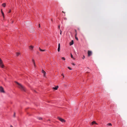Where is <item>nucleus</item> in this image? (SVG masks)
<instances>
[{
    "label": "nucleus",
    "instance_id": "nucleus-1",
    "mask_svg": "<svg viewBox=\"0 0 127 127\" xmlns=\"http://www.w3.org/2000/svg\"><path fill=\"white\" fill-rule=\"evenodd\" d=\"M15 82L18 85V87L22 91L25 92L26 91V89L24 86L17 82Z\"/></svg>",
    "mask_w": 127,
    "mask_h": 127
},
{
    "label": "nucleus",
    "instance_id": "nucleus-9",
    "mask_svg": "<svg viewBox=\"0 0 127 127\" xmlns=\"http://www.w3.org/2000/svg\"><path fill=\"white\" fill-rule=\"evenodd\" d=\"M58 87H59L58 86H57L53 88V89H54L55 90H57L58 89Z\"/></svg>",
    "mask_w": 127,
    "mask_h": 127
},
{
    "label": "nucleus",
    "instance_id": "nucleus-42",
    "mask_svg": "<svg viewBox=\"0 0 127 127\" xmlns=\"http://www.w3.org/2000/svg\"><path fill=\"white\" fill-rule=\"evenodd\" d=\"M87 73H89V72H87Z\"/></svg>",
    "mask_w": 127,
    "mask_h": 127
},
{
    "label": "nucleus",
    "instance_id": "nucleus-21",
    "mask_svg": "<svg viewBox=\"0 0 127 127\" xmlns=\"http://www.w3.org/2000/svg\"><path fill=\"white\" fill-rule=\"evenodd\" d=\"M75 39H76V40H78V38L76 36H75Z\"/></svg>",
    "mask_w": 127,
    "mask_h": 127
},
{
    "label": "nucleus",
    "instance_id": "nucleus-40",
    "mask_svg": "<svg viewBox=\"0 0 127 127\" xmlns=\"http://www.w3.org/2000/svg\"><path fill=\"white\" fill-rule=\"evenodd\" d=\"M64 19H66V18H64Z\"/></svg>",
    "mask_w": 127,
    "mask_h": 127
},
{
    "label": "nucleus",
    "instance_id": "nucleus-24",
    "mask_svg": "<svg viewBox=\"0 0 127 127\" xmlns=\"http://www.w3.org/2000/svg\"><path fill=\"white\" fill-rule=\"evenodd\" d=\"M15 112H14V115H13V117H15Z\"/></svg>",
    "mask_w": 127,
    "mask_h": 127
},
{
    "label": "nucleus",
    "instance_id": "nucleus-30",
    "mask_svg": "<svg viewBox=\"0 0 127 127\" xmlns=\"http://www.w3.org/2000/svg\"><path fill=\"white\" fill-rule=\"evenodd\" d=\"M58 28H59V29H60V26L59 25V26H58Z\"/></svg>",
    "mask_w": 127,
    "mask_h": 127
},
{
    "label": "nucleus",
    "instance_id": "nucleus-19",
    "mask_svg": "<svg viewBox=\"0 0 127 127\" xmlns=\"http://www.w3.org/2000/svg\"><path fill=\"white\" fill-rule=\"evenodd\" d=\"M32 63H33V64H35V61H34V60L33 59H32Z\"/></svg>",
    "mask_w": 127,
    "mask_h": 127
},
{
    "label": "nucleus",
    "instance_id": "nucleus-41",
    "mask_svg": "<svg viewBox=\"0 0 127 127\" xmlns=\"http://www.w3.org/2000/svg\"><path fill=\"white\" fill-rule=\"evenodd\" d=\"M64 19H66V18H64Z\"/></svg>",
    "mask_w": 127,
    "mask_h": 127
},
{
    "label": "nucleus",
    "instance_id": "nucleus-43",
    "mask_svg": "<svg viewBox=\"0 0 127 127\" xmlns=\"http://www.w3.org/2000/svg\"><path fill=\"white\" fill-rule=\"evenodd\" d=\"M75 32H76V30H75Z\"/></svg>",
    "mask_w": 127,
    "mask_h": 127
},
{
    "label": "nucleus",
    "instance_id": "nucleus-12",
    "mask_svg": "<svg viewBox=\"0 0 127 127\" xmlns=\"http://www.w3.org/2000/svg\"><path fill=\"white\" fill-rule=\"evenodd\" d=\"M74 42L73 41V40H72L71 42H70V45H72L73 44Z\"/></svg>",
    "mask_w": 127,
    "mask_h": 127
},
{
    "label": "nucleus",
    "instance_id": "nucleus-35",
    "mask_svg": "<svg viewBox=\"0 0 127 127\" xmlns=\"http://www.w3.org/2000/svg\"><path fill=\"white\" fill-rule=\"evenodd\" d=\"M73 65H75V64H72Z\"/></svg>",
    "mask_w": 127,
    "mask_h": 127
},
{
    "label": "nucleus",
    "instance_id": "nucleus-11",
    "mask_svg": "<svg viewBox=\"0 0 127 127\" xmlns=\"http://www.w3.org/2000/svg\"><path fill=\"white\" fill-rule=\"evenodd\" d=\"M30 31L31 32H33L34 31V30L33 28H31L30 30Z\"/></svg>",
    "mask_w": 127,
    "mask_h": 127
},
{
    "label": "nucleus",
    "instance_id": "nucleus-5",
    "mask_svg": "<svg viewBox=\"0 0 127 127\" xmlns=\"http://www.w3.org/2000/svg\"><path fill=\"white\" fill-rule=\"evenodd\" d=\"M42 72L43 73V76L45 77L46 72L43 69L42 70Z\"/></svg>",
    "mask_w": 127,
    "mask_h": 127
},
{
    "label": "nucleus",
    "instance_id": "nucleus-37",
    "mask_svg": "<svg viewBox=\"0 0 127 127\" xmlns=\"http://www.w3.org/2000/svg\"><path fill=\"white\" fill-rule=\"evenodd\" d=\"M63 76V78H64V75Z\"/></svg>",
    "mask_w": 127,
    "mask_h": 127
},
{
    "label": "nucleus",
    "instance_id": "nucleus-25",
    "mask_svg": "<svg viewBox=\"0 0 127 127\" xmlns=\"http://www.w3.org/2000/svg\"><path fill=\"white\" fill-rule=\"evenodd\" d=\"M60 34H61H61H62V31H61V30H60Z\"/></svg>",
    "mask_w": 127,
    "mask_h": 127
},
{
    "label": "nucleus",
    "instance_id": "nucleus-29",
    "mask_svg": "<svg viewBox=\"0 0 127 127\" xmlns=\"http://www.w3.org/2000/svg\"><path fill=\"white\" fill-rule=\"evenodd\" d=\"M85 58V56H83V59H84Z\"/></svg>",
    "mask_w": 127,
    "mask_h": 127
},
{
    "label": "nucleus",
    "instance_id": "nucleus-32",
    "mask_svg": "<svg viewBox=\"0 0 127 127\" xmlns=\"http://www.w3.org/2000/svg\"><path fill=\"white\" fill-rule=\"evenodd\" d=\"M39 27H40V24H39Z\"/></svg>",
    "mask_w": 127,
    "mask_h": 127
},
{
    "label": "nucleus",
    "instance_id": "nucleus-34",
    "mask_svg": "<svg viewBox=\"0 0 127 127\" xmlns=\"http://www.w3.org/2000/svg\"><path fill=\"white\" fill-rule=\"evenodd\" d=\"M77 34V33H76V34H75V36H76Z\"/></svg>",
    "mask_w": 127,
    "mask_h": 127
},
{
    "label": "nucleus",
    "instance_id": "nucleus-23",
    "mask_svg": "<svg viewBox=\"0 0 127 127\" xmlns=\"http://www.w3.org/2000/svg\"><path fill=\"white\" fill-rule=\"evenodd\" d=\"M62 59L63 60H65V58L64 57H62Z\"/></svg>",
    "mask_w": 127,
    "mask_h": 127
},
{
    "label": "nucleus",
    "instance_id": "nucleus-36",
    "mask_svg": "<svg viewBox=\"0 0 127 127\" xmlns=\"http://www.w3.org/2000/svg\"><path fill=\"white\" fill-rule=\"evenodd\" d=\"M63 12L64 13H65L64 12V11H63Z\"/></svg>",
    "mask_w": 127,
    "mask_h": 127
},
{
    "label": "nucleus",
    "instance_id": "nucleus-15",
    "mask_svg": "<svg viewBox=\"0 0 127 127\" xmlns=\"http://www.w3.org/2000/svg\"><path fill=\"white\" fill-rule=\"evenodd\" d=\"M20 53H16V55L17 56H18L19 55H20Z\"/></svg>",
    "mask_w": 127,
    "mask_h": 127
},
{
    "label": "nucleus",
    "instance_id": "nucleus-20",
    "mask_svg": "<svg viewBox=\"0 0 127 127\" xmlns=\"http://www.w3.org/2000/svg\"><path fill=\"white\" fill-rule=\"evenodd\" d=\"M38 119L39 120H41L42 119V118L40 117H38Z\"/></svg>",
    "mask_w": 127,
    "mask_h": 127
},
{
    "label": "nucleus",
    "instance_id": "nucleus-13",
    "mask_svg": "<svg viewBox=\"0 0 127 127\" xmlns=\"http://www.w3.org/2000/svg\"><path fill=\"white\" fill-rule=\"evenodd\" d=\"M39 49L40 51L42 52L45 51V50H42L40 48H39Z\"/></svg>",
    "mask_w": 127,
    "mask_h": 127
},
{
    "label": "nucleus",
    "instance_id": "nucleus-2",
    "mask_svg": "<svg viewBox=\"0 0 127 127\" xmlns=\"http://www.w3.org/2000/svg\"><path fill=\"white\" fill-rule=\"evenodd\" d=\"M62 123H64L65 122V121L64 119L59 117H58L57 118Z\"/></svg>",
    "mask_w": 127,
    "mask_h": 127
},
{
    "label": "nucleus",
    "instance_id": "nucleus-38",
    "mask_svg": "<svg viewBox=\"0 0 127 127\" xmlns=\"http://www.w3.org/2000/svg\"><path fill=\"white\" fill-rule=\"evenodd\" d=\"M34 65L35 66V64H34Z\"/></svg>",
    "mask_w": 127,
    "mask_h": 127
},
{
    "label": "nucleus",
    "instance_id": "nucleus-16",
    "mask_svg": "<svg viewBox=\"0 0 127 127\" xmlns=\"http://www.w3.org/2000/svg\"><path fill=\"white\" fill-rule=\"evenodd\" d=\"M107 125L108 126H112V124L111 123H108V124H107Z\"/></svg>",
    "mask_w": 127,
    "mask_h": 127
},
{
    "label": "nucleus",
    "instance_id": "nucleus-3",
    "mask_svg": "<svg viewBox=\"0 0 127 127\" xmlns=\"http://www.w3.org/2000/svg\"><path fill=\"white\" fill-rule=\"evenodd\" d=\"M0 92L2 93H5L4 89L1 86H0Z\"/></svg>",
    "mask_w": 127,
    "mask_h": 127
},
{
    "label": "nucleus",
    "instance_id": "nucleus-10",
    "mask_svg": "<svg viewBox=\"0 0 127 127\" xmlns=\"http://www.w3.org/2000/svg\"><path fill=\"white\" fill-rule=\"evenodd\" d=\"M60 44L59 43L58 44V51L59 52L60 51Z\"/></svg>",
    "mask_w": 127,
    "mask_h": 127
},
{
    "label": "nucleus",
    "instance_id": "nucleus-14",
    "mask_svg": "<svg viewBox=\"0 0 127 127\" xmlns=\"http://www.w3.org/2000/svg\"><path fill=\"white\" fill-rule=\"evenodd\" d=\"M6 5V4L5 3H3L2 4V5L4 7H5V6Z\"/></svg>",
    "mask_w": 127,
    "mask_h": 127
},
{
    "label": "nucleus",
    "instance_id": "nucleus-31",
    "mask_svg": "<svg viewBox=\"0 0 127 127\" xmlns=\"http://www.w3.org/2000/svg\"><path fill=\"white\" fill-rule=\"evenodd\" d=\"M10 127H13L12 125H11Z\"/></svg>",
    "mask_w": 127,
    "mask_h": 127
},
{
    "label": "nucleus",
    "instance_id": "nucleus-6",
    "mask_svg": "<svg viewBox=\"0 0 127 127\" xmlns=\"http://www.w3.org/2000/svg\"><path fill=\"white\" fill-rule=\"evenodd\" d=\"M94 124H96V125H97V124L96 122L95 121H93L92 123L91 124V125H92Z\"/></svg>",
    "mask_w": 127,
    "mask_h": 127
},
{
    "label": "nucleus",
    "instance_id": "nucleus-8",
    "mask_svg": "<svg viewBox=\"0 0 127 127\" xmlns=\"http://www.w3.org/2000/svg\"><path fill=\"white\" fill-rule=\"evenodd\" d=\"M29 48L30 49L32 50L33 49V46L32 45H31L29 46Z\"/></svg>",
    "mask_w": 127,
    "mask_h": 127
},
{
    "label": "nucleus",
    "instance_id": "nucleus-4",
    "mask_svg": "<svg viewBox=\"0 0 127 127\" xmlns=\"http://www.w3.org/2000/svg\"><path fill=\"white\" fill-rule=\"evenodd\" d=\"M88 56H90L92 55V52L91 51L88 50Z\"/></svg>",
    "mask_w": 127,
    "mask_h": 127
},
{
    "label": "nucleus",
    "instance_id": "nucleus-33",
    "mask_svg": "<svg viewBox=\"0 0 127 127\" xmlns=\"http://www.w3.org/2000/svg\"><path fill=\"white\" fill-rule=\"evenodd\" d=\"M62 75L63 76H64V74L63 73L62 74Z\"/></svg>",
    "mask_w": 127,
    "mask_h": 127
},
{
    "label": "nucleus",
    "instance_id": "nucleus-18",
    "mask_svg": "<svg viewBox=\"0 0 127 127\" xmlns=\"http://www.w3.org/2000/svg\"><path fill=\"white\" fill-rule=\"evenodd\" d=\"M2 60L0 58V64H2Z\"/></svg>",
    "mask_w": 127,
    "mask_h": 127
},
{
    "label": "nucleus",
    "instance_id": "nucleus-39",
    "mask_svg": "<svg viewBox=\"0 0 127 127\" xmlns=\"http://www.w3.org/2000/svg\"><path fill=\"white\" fill-rule=\"evenodd\" d=\"M64 19H66V18H64Z\"/></svg>",
    "mask_w": 127,
    "mask_h": 127
},
{
    "label": "nucleus",
    "instance_id": "nucleus-27",
    "mask_svg": "<svg viewBox=\"0 0 127 127\" xmlns=\"http://www.w3.org/2000/svg\"><path fill=\"white\" fill-rule=\"evenodd\" d=\"M11 12V10H9V12H8V13H9L10 12Z\"/></svg>",
    "mask_w": 127,
    "mask_h": 127
},
{
    "label": "nucleus",
    "instance_id": "nucleus-17",
    "mask_svg": "<svg viewBox=\"0 0 127 127\" xmlns=\"http://www.w3.org/2000/svg\"><path fill=\"white\" fill-rule=\"evenodd\" d=\"M1 13L2 14V15H4V13H3V11H2V9L1 10Z\"/></svg>",
    "mask_w": 127,
    "mask_h": 127
},
{
    "label": "nucleus",
    "instance_id": "nucleus-7",
    "mask_svg": "<svg viewBox=\"0 0 127 127\" xmlns=\"http://www.w3.org/2000/svg\"><path fill=\"white\" fill-rule=\"evenodd\" d=\"M0 67L3 68H4L5 67V66L3 64H0Z\"/></svg>",
    "mask_w": 127,
    "mask_h": 127
},
{
    "label": "nucleus",
    "instance_id": "nucleus-28",
    "mask_svg": "<svg viewBox=\"0 0 127 127\" xmlns=\"http://www.w3.org/2000/svg\"><path fill=\"white\" fill-rule=\"evenodd\" d=\"M2 16L3 17V18L4 19V14L3 15H2Z\"/></svg>",
    "mask_w": 127,
    "mask_h": 127
},
{
    "label": "nucleus",
    "instance_id": "nucleus-26",
    "mask_svg": "<svg viewBox=\"0 0 127 127\" xmlns=\"http://www.w3.org/2000/svg\"><path fill=\"white\" fill-rule=\"evenodd\" d=\"M68 68L70 70H72V69H71V68H70V67H68Z\"/></svg>",
    "mask_w": 127,
    "mask_h": 127
},
{
    "label": "nucleus",
    "instance_id": "nucleus-22",
    "mask_svg": "<svg viewBox=\"0 0 127 127\" xmlns=\"http://www.w3.org/2000/svg\"><path fill=\"white\" fill-rule=\"evenodd\" d=\"M71 57L72 58L74 59L73 57V56L71 54Z\"/></svg>",
    "mask_w": 127,
    "mask_h": 127
}]
</instances>
